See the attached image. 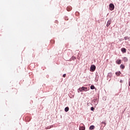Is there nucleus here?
<instances>
[{"label": "nucleus", "mask_w": 130, "mask_h": 130, "mask_svg": "<svg viewBox=\"0 0 130 130\" xmlns=\"http://www.w3.org/2000/svg\"><path fill=\"white\" fill-rule=\"evenodd\" d=\"M88 90V88L85 87H80L78 90V93H80V92H82V91H85V92Z\"/></svg>", "instance_id": "obj_1"}, {"label": "nucleus", "mask_w": 130, "mask_h": 130, "mask_svg": "<svg viewBox=\"0 0 130 130\" xmlns=\"http://www.w3.org/2000/svg\"><path fill=\"white\" fill-rule=\"evenodd\" d=\"M109 9L110 11H113L114 10V5L113 4H110L109 5Z\"/></svg>", "instance_id": "obj_2"}, {"label": "nucleus", "mask_w": 130, "mask_h": 130, "mask_svg": "<svg viewBox=\"0 0 130 130\" xmlns=\"http://www.w3.org/2000/svg\"><path fill=\"white\" fill-rule=\"evenodd\" d=\"M85 128L84 124L83 123L80 124V126L79 127V130H85Z\"/></svg>", "instance_id": "obj_3"}, {"label": "nucleus", "mask_w": 130, "mask_h": 130, "mask_svg": "<svg viewBox=\"0 0 130 130\" xmlns=\"http://www.w3.org/2000/svg\"><path fill=\"white\" fill-rule=\"evenodd\" d=\"M90 70L91 72H94L96 70V66H95V65H91Z\"/></svg>", "instance_id": "obj_4"}, {"label": "nucleus", "mask_w": 130, "mask_h": 130, "mask_svg": "<svg viewBox=\"0 0 130 130\" xmlns=\"http://www.w3.org/2000/svg\"><path fill=\"white\" fill-rule=\"evenodd\" d=\"M116 63H117V64H120L121 63V60L120 59H117L116 61Z\"/></svg>", "instance_id": "obj_5"}, {"label": "nucleus", "mask_w": 130, "mask_h": 130, "mask_svg": "<svg viewBox=\"0 0 130 130\" xmlns=\"http://www.w3.org/2000/svg\"><path fill=\"white\" fill-rule=\"evenodd\" d=\"M121 50L123 53H125V52H126V49H125V48H122Z\"/></svg>", "instance_id": "obj_6"}, {"label": "nucleus", "mask_w": 130, "mask_h": 130, "mask_svg": "<svg viewBox=\"0 0 130 130\" xmlns=\"http://www.w3.org/2000/svg\"><path fill=\"white\" fill-rule=\"evenodd\" d=\"M105 125H106V121L102 122V126H103V127H104Z\"/></svg>", "instance_id": "obj_7"}, {"label": "nucleus", "mask_w": 130, "mask_h": 130, "mask_svg": "<svg viewBox=\"0 0 130 130\" xmlns=\"http://www.w3.org/2000/svg\"><path fill=\"white\" fill-rule=\"evenodd\" d=\"M110 24H111V20H109L107 23V27H109Z\"/></svg>", "instance_id": "obj_8"}, {"label": "nucleus", "mask_w": 130, "mask_h": 130, "mask_svg": "<svg viewBox=\"0 0 130 130\" xmlns=\"http://www.w3.org/2000/svg\"><path fill=\"white\" fill-rule=\"evenodd\" d=\"M95 128V126L94 125H91L90 126H89V129L92 130V129H94Z\"/></svg>", "instance_id": "obj_9"}, {"label": "nucleus", "mask_w": 130, "mask_h": 130, "mask_svg": "<svg viewBox=\"0 0 130 130\" xmlns=\"http://www.w3.org/2000/svg\"><path fill=\"white\" fill-rule=\"evenodd\" d=\"M116 76H120V75H121V72H120V71L116 72Z\"/></svg>", "instance_id": "obj_10"}, {"label": "nucleus", "mask_w": 130, "mask_h": 130, "mask_svg": "<svg viewBox=\"0 0 130 130\" xmlns=\"http://www.w3.org/2000/svg\"><path fill=\"white\" fill-rule=\"evenodd\" d=\"M128 59H127V58H126V57H124L123 58V61H124V62H126L128 61Z\"/></svg>", "instance_id": "obj_11"}, {"label": "nucleus", "mask_w": 130, "mask_h": 130, "mask_svg": "<svg viewBox=\"0 0 130 130\" xmlns=\"http://www.w3.org/2000/svg\"><path fill=\"white\" fill-rule=\"evenodd\" d=\"M120 69H122V70H124V68H125V67L124 66V65L121 64L120 66Z\"/></svg>", "instance_id": "obj_12"}, {"label": "nucleus", "mask_w": 130, "mask_h": 130, "mask_svg": "<svg viewBox=\"0 0 130 130\" xmlns=\"http://www.w3.org/2000/svg\"><path fill=\"white\" fill-rule=\"evenodd\" d=\"M69 110H70V108H69L68 107L65 108L64 109V111H66V112H68V111H69Z\"/></svg>", "instance_id": "obj_13"}, {"label": "nucleus", "mask_w": 130, "mask_h": 130, "mask_svg": "<svg viewBox=\"0 0 130 130\" xmlns=\"http://www.w3.org/2000/svg\"><path fill=\"white\" fill-rule=\"evenodd\" d=\"M90 89L91 90H94V89H95V86H94V85H91Z\"/></svg>", "instance_id": "obj_14"}, {"label": "nucleus", "mask_w": 130, "mask_h": 130, "mask_svg": "<svg viewBox=\"0 0 130 130\" xmlns=\"http://www.w3.org/2000/svg\"><path fill=\"white\" fill-rule=\"evenodd\" d=\"M67 11H68V12H70V11H71V7H68L67 8Z\"/></svg>", "instance_id": "obj_15"}, {"label": "nucleus", "mask_w": 130, "mask_h": 130, "mask_svg": "<svg viewBox=\"0 0 130 130\" xmlns=\"http://www.w3.org/2000/svg\"><path fill=\"white\" fill-rule=\"evenodd\" d=\"M124 39L125 40H127V39H128V37H125L124 38Z\"/></svg>", "instance_id": "obj_16"}, {"label": "nucleus", "mask_w": 130, "mask_h": 130, "mask_svg": "<svg viewBox=\"0 0 130 130\" xmlns=\"http://www.w3.org/2000/svg\"><path fill=\"white\" fill-rule=\"evenodd\" d=\"M91 111H94V107H92L91 108H90Z\"/></svg>", "instance_id": "obj_17"}, {"label": "nucleus", "mask_w": 130, "mask_h": 130, "mask_svg": "<svg viewBox=\"0 0 130 130\" xmlns=\"http://www.w3.org/2000/svg\"><path fill=\"white\" fill-rule=\"evenodd\" d=\"M66 76H67L66 74H63V76H62V77H63V78H66Z\"/></svg>", "instance_id": "obj_18"}, {"label": "nucleus", "mask_w": 130, "mask_h": 130, "mask_svg": "<svg viewBox=\"0 0 130 130\" xmlns=\"http://www.w3.org/2000/svg\"><path fill=\"white\" fill-rule=\"evenodd\" d=\"M120 83H122V80H121L120 81Z\"/></svg>", "instance_id": "obj_19"}, {"label": "nucleus", "mask_w": 130, "mask_h": 130, "mask_svg": "<svg viewBox=\"0 0 130 130\" xmlns=\"http://www.w3.org/2000/svg\"><path fill=\"white\" fill-rule=\"evenodd\" d=\"M74 59H76V57H73Z\"/></svg>", "instance_id": "obj_20"}]
</instances>
